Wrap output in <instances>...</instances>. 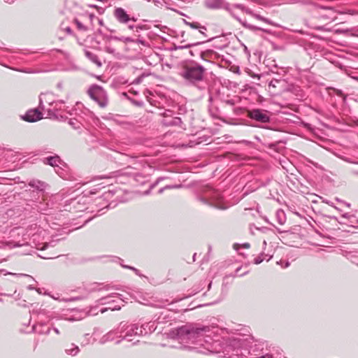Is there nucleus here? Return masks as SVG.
Masks as SVG:
<instances>
[{
	"instance_id": "obj_45",
	"label": "nucleus",
	"mask_w": 358,
	"mask_h": 358,
	"mask_svg": "<svg viewBox=\"0 0 358 358\" xmlns=\"http://www.w3.org/2000/svg\"><path fill=\"white\" fill-rule=\"evenodd\" d=\"M236 19L237 20L240 21L241 22H241V18H239V17H236Z\"/></svg>"
},
{
	"instance_id": "obj_48",
	"label": "nucleus",
	"mask_w": 358,
	"mask_h": 358,
	"mask_svg": "<svg viewBox=\"0 0 358 358\" xmlns=\"http://www.w3.org/2000/svg\"><path fill=\"white\" fill-rule=\"evenodd\" d=\"M182 20L183 21L184 23L187 22L185 19H182Z\"/></svg>"
},
{
	"instance_id": "obj_19",
	"label": "nucleus",
	"mask_w": 358,
	"mask_h": 358,
	"mask_svg": "<svg viewBox=\"0 0 358 358\" xmlns=\"http://www.w3.org/2000/svg\"><path fill=\"white\" fill-rule=\"evenodd\" d=\"M39 327L41 328L40 329H38V327L34 325L33 327H32V331L36 332V333H38L39 334H48L50 333V328H48L45 331L43 330V328L44 327L43 324H40Z\"/></svg>"
},
{
	"instance_id": "obj_44",
	"label": "nucleus",
	"mask_w": 358,
	"mask_h": 358,
	"mask_svg": "<svg viewBox=\"0 0 358 358\" xmlns=\"http://www.w3.org/2000/svg\"><path fill=\"white\" fill-rule=\"evenodd\" d=\"M120 308V306L119 307L115 306L113 308V309H114V310H119Z\"/></svg>"
},
{
	"instance_id": "obj_27",
	"label": "nucleus",
	"mask_w": 358,
	"mask_h": 358,
	"mask_svg": "<svg viewBox=\"0 0 358 358\" xmlns=\"http://www.w3.org/2000/svg\"><path fill=\"white\" fill-rule=\"evenodd\" d=\"M192 45H193L192 44H187V45H179V46H176V45H174V46L171 48L170 50H176L178 49L189 48L192 47Z\"/></svg>"
},
{
	"instance_id": "obj_34",
	"label": "nucleus",
	"mask_w": 358,
	"mask_h": 358,
	"mask_svg": "<svg viewBox=\"0 0 358 358\" xmlns=\"http://www.w3.org/2000/svg\"><path fill=\"white\" fill-rule=\"evenodd\" d=\"M172 114H173L172 111L167 110L166 112H165L164 113V115L165 117H172Z\"/></svg>"
},
{
	"instance_id": "obj_46",
	"label": "nucleus",
	"mask_w": 358,
	"mask_h": 358,
	"mask_svg": "<svg viewBox=\"0 0 358 358\" xmlns=\"http://www.w3.org/2000/svg\"><path fill=\"white\" fill-rule=\"evenodd\" d=\"M106 299H107V297H103V298H101L100 300L103 301V300H106Z\"/></svg>"
},
{
	"instance_id": "obj_18",
	"label": "nucleus",
	"mask_w": 358,
	"mask_h": 358,
	"mask_svg": "<svg viewBox=\"0 0 358 358\" xmlns=\"http://www.w3.org/2000/svg\"><path fill=\"white\" fill-rule=\"evenodd\" d=\"M65 351L68 355L74 356L79 352V348L72 343L70 345L69 348H66Z\"/></svg>"
},
{
	"instance_id": "obj_1",
	"label": "nucleus",
	"mask_w": 358,
	"mask_h": 358,
	"mask_svg": "<svg viewBox=\"0 0 358 358\" xmlns=\"http://www.w3.org/2000/svg\"><path fill=\"white\" fill-rule=\"evenodd\" d=\"M209 331V327L206 326L197 327L195 324H187L173 330V334L182 342H196L201 337Z\"/></svg>"
},
{
	"instance_id": "obj_7",
	"label": "nucleus",
	"mask_w": 358,
	"mask_h": 358,
	"mask_svg": "<svg viewBox=\"0 0 358 358\" xmlns=\"http://www.w3.org/2000/svg\"><path fill=\"white\" fill-rule=\"evenodd\" d=\"M145 329L143 327H139L137 324H131L128 326L124 330V335L121 336L123 340H127L128 341H132L130 338L133 335L141 336L143 335V331Z\"/></svg>"
},
{
	"instance_id": "obj_49",
	"label": "nucleus",
	"mask_w": 358,
	"mask_h": 358,
	"mask_svg": "<svg viewBox=\"0 0 358 358\" xmlns=\"http://www.w3.org/2000/svg\"><path fill=\"white\" fill-rule=\"evenodd\" d=\"M195 256H196V253H195V254L194 255V256H193V259H194V260H195V259H196V257H195Z\"/></svg>"
},
{
	"instance_id": "obj_5",
	"label": "nucleus",
	"mask_w": 358,
	"mask_h": 358,
	"mask_svg": "<svg viewBox=\"0 0 358 358\" xmlns=\"http://www.w3.org/2000/svg\"><path fill=\"white\" fill-rule=\"evenodd\" d=\"M246 28L251 31H259V35L262 37L266 38V35H272V36H279V33L277 31L276 24H270L272 25V27H257L254 25L253 24H243Z\"/></svg>"
},
{
	"instance_id": "obj_6",
	"label": "nucleus",
	"mask_w": 358,
	"mask_h": 358,
	"mask_svg": "<svg viewBox=\"0 0 358 358\" xmlns=\"http://www.w3.org/2000/svg\"><path fill=\"white\" fill-rule=\"evenodd\" d=\"M248 116L257 122L268 123L271 121L270 113L259 108L250 110L248 112Z\"/></svg>"
},
{
	"instance_id": "obj_13",
	"label": "nucleus",
	"mask_w": 358,
	"mask_h": 358,
	"mask_svg": "<svg viewBox=\"0 0 358 358\" xmlns=\"http://www.w3.org/2000/svg\"><path fill=\"white\" fill-rule=\"evenodd\" d=\"M162 124L166 127L178 126L182 124V120L178 117H173L171 120L164 119L162 121Z\"/></svg>"
},
{
	"instance_id": "obj_25",
	"label": "nucleus",
	"mask_w": 358,
	"mask_h": 358,
	"mask_svg": "<svg viewBox=\"0 0 358 358\" xmlns=\"http://www.w3.org/2000/svg\"><path fill=\"white\" fill-rule=\"evenodd\" d=\"M56 111L57 110H52V109H48L47 110V115L48 117L50 118H54V119H57L58 117L56 114Z\"/></svg>"
},
{
	"instance_id": "obj_37",
	"label": "nucleus",
	"mask_w": 358,
	"mask_h": 358,
	"mask_svg": "<svg viewBox=\"0 0 358 358\" xmlns=\"http://www.w3.org/2000/svg\"><path fill=\"white\" fill-rule=\"evenodd\" d=\"M125 267H126V268H130V269H131V270L134 271L136 273H138V269H136V268H134V267H131V266H126Z\"/></svg>"
},
{
	"instance_id": "obj_42",
	"label": "nucleus",
	"mask_w": 358,
	"mask_h": 358,
	"mask_svg": "<svg viewBox=\"0 0 358 358\" xmlns=\"http://www.w3.org/2000/svg\"><path fill=\"white\" fill-rule=\"evenodd\" d=\"M6 2L8 3H13L15 0H4Z\"/></svg>"
},
{
	"instance_id": "obj_23",
	"label": "nucleus",
	"mask_w": 358,
	"mask_h": 358,
	"mask_svg": "<svg viewBox=\"0 0 358 358\" xmlns=\"http://www.w3.org/2000/svg\"><path fill=\"white\" fill-rule=\"evenodd\" d=\"M107 38L109 40L110 39H115V40L122 41H132L130 38H128V37H124V36L117 37V36H112V35L107 36Z\"/></svg>"
},
{
	"instance_id": "obj_47",
	"label": "nucleus",
	"mask_w": 358,
	"mask_h": 358,
	"mask_svg": "<svg viewBox=\"0 0 358 358\" xmlns=\"http://www.w3.org/2000/svg\"><path fill=\"white\" fill-rule=\"evenodd\" d=\"M336 201H338V202H341V201L338 198H336Z\"/></svg>"
},
{
	"instance_id": "obj_12",
	"label": "nucleus",
	"mask_w": 358,
	"mask_h": 358,
	"mask_svg": "<svg viewBox=\"0 0 358 358\" xmlns=\"http://www.w3.org/2000/svg\"><path fill=\"white\" fill-rule=\"evenodd\" d=\"M85 55L94 64H96L98 67H101L102 66V63L101 60L99 59L97 55L95 53L88 50H84Z\"/></svg>"
},
{
	"instance_id": "obj_9",
	"label": "nucleus",
	"mask_w": 358,
	"mask_h": 358,
	"mask_svg": "<svg viewBox=\"0 0 358 358\" xmlns=\"http://www.w3.org/2000/svg\"><path fill=\"white\" fill-rule=\"evenodd\" d=\"M22 118L29 122H34L43 118V115L38 109L29 110Z\"/></svg>"
},
{
	"instance_id": "obj_54",
	"label": "nucleus",
	"mask_w": 358,
	"mask_h": 358,
	"mask_svg": "<svg viewBox=\"0 0 358 358\" xmlns=\"http://www.w3.org/2000/svg\"><path fill=\"white\" fill-rule=\"evenodd\" d=\"M357 175H358V172H357Z\"/></svg>"
},
{
	"instance_id": "obj_11",
	"label": "nucleus",
	"mask_w": 358,
	"mask_h": 358,
	"mask_svg": "<svg viewBox=\"0 0 358 358\" xmlns=\"http://www.w3.org/2000/svg\"><path fill=\"white\" fill-rule=\"evenodd\" d=\"M115 15L120 22H128L129 20H136L134 17L130 18L129 15H127L125 10L122 8L115 9Z\"/></svg>"
},
{
	"instance_id": "obj_24",
	"label": "nucleus",
	"mask_w": 358,
	"mask_h": 358,
	"mask_svg": "<svg viewBox=\"0 0 358 358\" xmlns=\"http://www.w3.org/2000/svg\"><path fill=\"white\" fill-rule=\"evenodd\" d=\"M76 27L80 31H87L90 29L85 24H76Z\"/></svg>"
},
{
	"instance_id": "obj_35",
	"label": "nucleus",
	"mask_w": 358,
	"mask_h": 358,
	"mask_svg": "<svg viewBox=\"0 0 358 358\" xmlns=\"http://www.w3.org/2000/svg\"><path fill=\"white\" fill-rule=\"evenodd\" d=\"M89 18H90V20L91 21H93L95 19V15L94 14L90 13L89 14Z\"/></svg>"
},
{
	"instance_id": "obj_53",
	"label": "nucleus",
	"mask_w": 358,
	"mask_h": 358,
	"mask_svg": "<svg viewBox=\"0 0 358 358\" xmlns=\"http://www.w3.org/2000/svg\"><path fill=\"white\" fill-rule=\"evenodd\" d=\"M358 36V34H356Z\"/></svg>"
},
{
	"instance_id": "obj_33",
	"label": "nucleus",
	"mask_w": 358,
	"mask_h": 358,
	"mask_svg": "<svg viewBox=\"0 0 358 358\" xmlns=\"http://www.w3.org/2000/svg\"><path fill=\"white\" fill-rule=\"evenodd\" d=\"M224 103L230 106H234L235 104V101L233 99H228L224 101Z\"/></svg>"
},
{
	"instance_id": "obj_41",
	"label": "nucleus",
	"mask_w": 358,
	"mask_h": 358,
	"mask_svg": "<svg viewBox=\"0 0 358 358\" xmlns=\"http://www.w3.org/2000/svg\"><path fill=\"white\" fill-rule=\"evenodd\" d=\"M243 247L245 248H248L250 247V244L248 243H244V244H243Z\"/></svg>"
},
{
	"instance_id": "obj_30",
	"label": "nucleus",
	"mask_w": 358,
	"mask_h": 358,
	"mask_svg": "<svg viewBox=\"0 0 358 358\" xmlns=\"http://www.w3.org/2000/svg\"><path fill=\"white\" fill-rule=\"evenodd\" d=\"M144 78V75H141V76L136 78L134 81H133V84H139L142 82L143 80V78Z\"/></svg>"
},
{
	"instance_id": "obj_2",
	"label": "nucleus",
	"mask_w": 358,
	"mask_h": 358,
	"mask_svg": "<svg viewBox=\"0 0 358 358\" xmlns=\"http://www.w3.org/2000/svg\"><path fill=\"white\" fill-rule=\"evenodd\" d=\"M190 30L202 39L211 41L214 38L224 36V32L217 24H187Z\"/></svg>"
},
{
	"instance_id": "obj_20",
	"label": "nucleus",
	"mask_w": 358,
	"mask_h": 358,
	"mask_svg": "<svg viewBox=\"0 0 358 358\" xmlns=\"http://www.w3.org/2000/svg\"><path fill=\"white\" fill-rule=\"evenodd\" d=\"M104 49L105 51L109 54H112L113 55H120V52L117 51V50L115 47H113L110 44L106 45Z\"/></svg>"
},
{
	"instance_id": "obj_40",
	"label": "nucleus",
	"mask_w": 358,
	"mask_h": 358,
	"mask_svg": "<svg viewBox=\"0 0 358 358\" xmlns=\"http://www.w3.org/2000/svg\"><path fill=\"white\" fill-rule=\"evenodd\" d=\"M244 51H245V52H246L248 55H250V52H249V50H248V48H247L245 45L244 46Z\"/></svg>"
},
{
	"instance_id": "obj_14",
	"label": "nucleus",
	"mask_w": 358,
	"mask_h": 358,
	"mask_svg": "<svg viewBox=\"0 0 358 358\" xmlns=\"http://www.w3.org/2000/svg\"><path fill=\"white\" fill-rule=\"evenodd\" d=\"M29 185L34 187L36 190L39 192H43L45 190V188L46 187V184L42 181L40 180H31L29 182Z\"/></svg>"
},
{
	"instance_id": "obj_3",
	"label": "nucleus",
	"mask_w": 358,
	"mask_h": 358,
	"mask_svg": "<svg viewBox=\"0 0 358 358\" xmlns=\"http://www.w3.org/2000/svg\"><path fill=\"white\" fill-rule=\"evenodd\" d=\"M206 69L198 63H191L185 65L180 76L191 83L203 80Z\"/></svg>"
},
{
	"instance_id": "obj_8",
	"label": "nucleus",
	"mask_w": 358,
	"mask_h": 358,
	"mask_svg": "<svg viewBox=\"0 0 358 358\" xmlns=\"http://www.w3.org/2000/svg\"><path fill=\"white\" fill-rule=\"evenodd\" d=\"M204 5L206 7L211 9L224 8L229 11L232 10L229 8V3H226L224 0H204Z\"/></svg>"
},
{
	"instance_id": "obj_16",
	"label": "nucleus",
	"mask_w": 358,
	"mask_h": 358,
	"mask_svg": "<svg viewBox=\"0 0 358 358\" xmlns=\"http://www.w3.org/2000/svg\"><path fill=\"white\" fill-rule=\"evenodd\" d=\"M275 217L278 222L282 225L286 222V215L285 212L282 209H278L275 213Z\"/></svg>"
},
{
	"instance_id": "obj_29",
	"label": "nucleus",
	"mask_w": 358,
	"mask_h": 358,
	"mask_svg": "<svg viewBox=\"0 0 358 358\" xmlns=\"http://www.w3.org/2000/svg\"><path fill=\"white\" fill-rule=\"evenodd\" d=\"M131 101L135 106H140V107L143 106V102L141 101H136L135 99H131Z\"/></svg>"
},
{
	"instance_id": "obj_52",
	"label": "nucleus",
	"mask_w": 358,
	"mask_h": 358,
	"mask_svg": "<svg viewBox=\"0 0 358 358\" xmlns=\"http://www.w3.org/2000/svg\"><path fill=\"white\" fill-rule=\"evenodd\" d=\"M353 78L358 81V78L353 77Z\"/></svg>"
},
{
	"instance_id": "obj_50",
	"label": "nucleus",
	"mask_w": 358,
	"mask_h": 358,
	"mask_svg": "<svg viewBox=\"0 0 358 358\" xmlns=\"http://www.w3.org/2000/svg\"><path fill=\"white\" fill-rule=\"evenodd\" d=\"M74 22L78 23V22H78L77 20H74Z\"/></svg>"
},
{
	"instance_id": "obj_26",
	"label": "nucleus",
	"mask_w": 358,
	"mask_h": 358,
	"mask_svg": "<svg viewBox=\"0 0 358 358\" xmlns=\"http://www.w3.org/2000/svg\"><path fill=\"white\" fill-rule=\"evenodd\" d=\"M163 179V178H159L154 183H152L150 186V188L149 189H148L147 191L145 192V194H150V191L155 188L157 184L159 182L160 180H162Z\"/></svg>"
},
{
	"instance_id": "obj_15",
	"label": "nucleus",
	"mask_w": 358,
	"mask_h": 358,
	"mask_svg": "<svg viewBox=\"0 0 358 358\" xmlns=\"http://www.w3.org/2000/svg\"><path fill=\"white\" fill-rule=\"evenodd\" d=\"M45 163L51 166H58L62 160L59 156H51L45 159Z\"/></svg>"
},
{
	"instance_id": "obj_32",
	"label": "nucleus",
	"mask_w": 358,
	"mask_h": 358,
	"mask_svg": "<svg viewBox=\"0 0 358 358\" xmlns=\"http://www.w3.org/2000/svg\"><path fill=\"white\" fill-rule=\"evenodd\" d=\"M285 29H289L292 31H294V32H299L300 34H305V31L302 29H291V28H288V27H284Z\"/></svg>"
},
{
	"instance_id": "obj_10",
	"label": "nucleus",
	"mask_w": 358,
	"mask_h": 358,
	"mask_svg": "<svg viewBox=\"0 0 358 358\" xmlns=\"http://www.w3.org/2000/svg\"><path fill=\"white\" fill-rule=\"evenodd\" d=\"M233 7L235 8L240 9L243 13H246L249 15L254 17V18L257 20L264 21L265 22H271V21L267 20L263 17H262L260 15L253 13L250 9L245 8L242 4H235L233 6Z\"/></svg>"
},
{
	"instance_id": "obj_22",
	"label": "nucleus",
	"mask_w": 358,
	"mask_h": 358,
	"mask_svg": "<svg viewBox=\"0 0 358 358\" xmlns=\"http://www.w3.org/2000/svg\"><path fill=\"white\" fill-rule=\"evenodd\" d=\"M268 255H265L264 253H261L258 257H257L255 259H254V263L255 264H259L260 263H262L265 259L266 257H267Z\"/></svg>"
},
{
	"instance_id": "obj_4",
	"label": "nucleus",
	"mask_w": 358,
	"mask_h": 358,
	"mask_svg": "<svg viewBox=\"0 0 358 358\" xmlns=\"http://www.w3.org/2000/svg\"><path fill=\"white\" fill-rule=\"evenodd\" d=\"M87 94L100 107L104 108L107 106V94L101 86L96 84L92 85L87 90Z\"/></svg>"
},
{
	"instance_id": "obj_17",
	"label": "nucleus",
	"mask_w": 358,
	"mask_h": 358,
	"mask_svg": "<svg viewBox=\"0 0 358 358\" xmlns=\"http://www.w3.org/2000/svg\"><path fill=\"white\" fill-rule=\"evenodd\" d=\"M129 28L130 29H136L135 31L138 34H136V36L138 37L141 36V34H138L141 31H145V30L148 29V27H147L146 24H141V25L131 24L129 26Z\"/></svg>"
},
{
	"instance_id": "obj_21",
	"label": "nucleus",
	"mask_w": 358,
	"mask_h": 358,
	"mask_svg": "<svg viewBox=\"0 0 358 358\" xmlns=\"http://www.w3.org/2000/svg\"><path fill=\"white\" fill-rule=\"evenodd\" d=\"M182 185H166L159 189L158 193L162 194L165 189H178L182 187Z\"/></svg>"
},
{
	"instance_id": "obj_39",
	"label": "nucleus",
	"mask_w": 358,
	"mask_h": 358,
	"mask_svg": "<svg viewBox=\"0 0 358 358\" xmlns=\"http://www.w3.org/2000/svg\"><path fill=\"white\" fill-rule=\"evenodd\" d=\"M315 29H319V30H325V28L324 26H320V27H315Z\"/></svg>"
},
{
	"instance_id": "obj_43",
	"label": "nucleus",
	"mask_w": 358,
	"mask_h": 358,
	"mask_svg": "<svg viewBox=\"0 0 358 358\" xmlns=\"http://www.w3.org/2000/svg\"><path fill=\"white\" fill-rule=\"evenodd\" d=\"M53 329H54V331H55L56 334H59V330L57 328H54Z\"/></svg>"
},
{
	"instance_id": "obj_31",
	"label": "nucleus",
	"mask_w": 358,
	"mask_h": 358,
	"mask_svg": "<svg viewBox=\"0 0 358 358\" xmlns=\"http://www.w3.org/2000/svg\"><path fill=\"white\" fill-rule=\"evenodd\" d=\"M63 29L69 35H71L73 34L72 30L70 28V27H64Z\"/></svg>"
},
{
	"instance_id": "obj_51",
	"label": "nucleus",
	"mask_w": 358,
	"mask_h": 358,
	"mask_svg": "<svg viewBox=\"0 0 358 358\" xmlns=\"http://www.w3.org/2000/svg\"><path fill=\"white\" fill-rule=\"evenodd\" d=\"M98 21H99V23L102 22V20H98Z\"/></svg>"
},
{
	"instance_id": "obj_38",
	"label": "nucleus",
	"mask_w": 358,
	"mask_h": 358,
	"mask_svg": "<svg viewBox=\"0 0 358 358\" xmlns=\"http://www.w3.org/2000/svg\"><path fill=\"white\" fill-rule=\"evenodd\" d=\"M347 31H348V29H346V30L337 29V30L336 31V33H344V32H347Z\"/></svg>"
},
{
	"instance_id": "obj_36",
	"label": "nucleus",
	"mask_w": 358,
	"mask_h": 358,
	"mask_svg": "<svg viewBox=\"0 0 358 358\" xmlns=\"http://www.w3.org/2000/svg\"><path fill=\"white\" fill-rule=\"evenodd\" d=\"M323 202H325L327 204H328V205H329L331 206L334 207V203L331 201H327H327H323Z\"/></svg>"
},
{
	"instance_id": "obj_28",
	"label": "nucleus",
	"mask_w": 358,
	"mask_h": 358,
	"mask_svg": "<svg viewBox=\"0 0 358 358\" xmlns=\"http://www.w3.org/2000/svg\"><path fill=\"white\" fill-rule=\"evenodd\" d=\"M69 124H71L75 129L79 128V126L78 125V121L76 120L71 119L69 121Z\"/></svg>"
}]
</instances>
